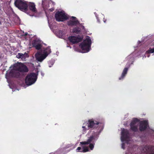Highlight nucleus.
<instances>
[{
  "instance_id": "nucleus-10",
  "label": "nucleus",
  "mask_w": 154,
  "mask_h": 154,
  "mask_svg": "<svg viewBox=\"0 0 154 154\" xmlns=\"http://www.w3.org/2000/svg\"><path fill=\"white\" fill-rule=\"evenodd\" d=\"M67 29H52V32L57 36L59 38H61L64 36L66 34Z\"/></svg>"
},
{
  "instance_id": "nucleus-7",
  "label": "nucleus",
  "mask_w": 154,
  "mask_h": 154,
  "mask_svg": "<svg viewBox=\"0 0 154 154\" xmlns=\"http://www.w3.org/2000/svg\"><path fill=\"white\" fill-rule=\"evenodd\" d=\"M83 38L82 35H78V36H70L68 38L69 41L73 44L81 42Z\"/></svg>"
},
{
  "instance_id": "nucleus-22",
  "label": "nucleus",
  "mask_w": 154,
  "mask_h": 154,
  "mask_svg": "<svg viewBox=\"0 0 154 154\" xmlns=\"http://www.w3.org/2000/svg\"><path fill=\"white\" fill-rule=\"evenodd\" d=\"M154 52V48H149V49L146 52L148 54L152 53Z\"/></svg>"
},
{
  "instance_id": "nucleus-21",
  "label": "nucleus",
  "mask_w": 154,
  "mask_h": 154,
  "mask_svg": "<svg viewBox=\"0 0 154 154\" xmlns=\"http://www.w3.org/2000/svg\"><path fill=\"white\" fill-rule=\"evenodd\" d=\"M89 151V149L87 146H83L82 150H81L80 152H85Z\"/></svg>"
},
{
  "instance_id": "nucleus-28",
  "label": "nucleus",
  "mask_w": 154,
  "mask_h": 154,
  "mask_svg": "<svg viewBox=\"0 0 154 154\" xmlns=\"http://www.w3.org/2000/svg\"><path fill=\"white\" fill-rule=\"evenodd\" d=\"M42 5L43 6L44 5H45V4H44V1L42 0Z\"/></svg>"
},
{
  "instance_id": "nucleus-19",
  "label": "nucleus",
  "mask_w": 154,
  "mask_h": 154,
  "mask_svg": "<svg viewBox=\"0 0 154 154\" xmlns=\"http://www.w3.org/2000/svg\"><path fill=\"white\" fill-rule=\"evenodd\" d=\"M43 54L45 55L47 54V56L51 52V49L50 47H48L47 48H44L43 50Z\"/></svg>"
},
{
  "instance_id": "nucleus-11",
  "label": "nucleus",
  "mask_w": 154,
  "mask_h": 154,
  "mask_svg": "<svg viewBox=\"0 0 154 154\" xmlns=\"http://www.w3.org/2000/svg\"><path fill=\"white\" fill-rule=\"evenodd\" d=\"M149 127L148 122L146 120H143L140 122L139 130L140 131H144Z\"/></svg>"
},
{
  "instance_id": "nucleus-24",
  "label": "nucleus",
  "mask_w": 154,
  "mask_h": 154,
  "mask_svg": "<svg viewBox=\"0 0 154 154\" xmlns=\"http://www.w3.org/2000/svg\"><path fill=\"white\" fill-rule=\"evenodd\" d=\"M89 147L91 150H92L94 148V145L92 143H90Z\"/></svg>"
},
{
  "instance_id": "nucleus-26",
  "label": "nucleus",
  "mask_w": 154,
  "mask_h": 154,
  "mask_svg": "<svg viewBox=\"0 0 154 154\" xmlns=\"http://www.w3.org/2000/svg\"><path fill=\"white\" fill-rule=\"evenodd\" d=\"M124 146H125V144L124 143H122V149H124Z\"/></svg>"
},
{
  "instance_id": "nucleus-6",
  "label": "nucleus",
  "mask_w": 154,
  "mask_h": 154,
  "mask_svg": "<svg viewBox=\"0 0 154 154\" xmlns=\"http://www.w3.org/2000/svg\"><path fill=\"white\" fill-rule=\"evenodd\" d=\"M56 20L58 21H63L68 19L67 15L64 11H58L55 14Z\"/></svg>"
},
{
  "instance_id": "nucleus-4",
  "label": "nucleus",
  "mask_w": 154,
  "mask_h": 154,
  "mask_svg": "<svg viewBox=\"0 0 154 154\" xmlns=\"http://www.w3.org/2000/svg\"><path fill=\"white\" fill-rule=\"evenodd\" d=\"M37 79V75L34 72L28 74L26 77L25 82L27 85H30L35 82Z\"/></svg>"
},
{
  "instance_id": "nucleus-13",
  "label": "nucleus",
  "mask_w": 154,
  "mask_h": 154,
  "mask_svg": "<svg viewBox=\"0 0 154 154\" xmlns=\"http://www.w3.org/2000/svg\"><path fill=\"white\" fill-rule=\"evenodd\" d=\"M97 136L92 135L88 138L87 141L80 142V143L82 145H88L91 143L93 140H97Z\"/></svg>"
},
{
  "instance_id": "nucleus-25",
  "label": "nucleus",
  "mask_w": 154,
  "mask_h": 154,
  "mask_svg": "<svg viewBox=\"0 0 154 154\" xmlns=\"http://www.w3.org/2000/svg\"><path fill=\"white\" fill-rule=\"evenodd\" d=\"M82 150V149H81V148L80 147H78L76 149V151L77 152H79V150H80V151L81 150Z\"/></svg>"
},
{
  "instance_id": "nucleus-17",
  "label": "nucleus",
  "mask_w": 154,
  "mask_h": 154,
  "mask_svg": "<svg viewBox=\"0 0 154 154\" xmlns=\"http://www.w3.org/2000/svg\"><path fill=\"white\" fill-rule=\"evenodd\" d=\"M128 70V68L125 67L122 73L121 76L119 78V80H122L124 79L126 74H127Z\"/></svg>"
},
{
  "instance_id": "nucleus-14",
  "label": "nucleus",
  "mask_w": 154,
  "mask_h": 154,
  "mask_svg": "<svg viewBox=\"0 0 154 154\" xmlns=\"http://www.w3.org/2000/svg\"><path fill=\"white\" fill-rule=\"evenodd\" d=\"M79 23V21L76 18L74 17H72V19L68 21V24L70 26L77 25Z\"/></svg>"
},
{
  "instance_id": "nucleus-8",
  "label": "nucleus",
  "mask_w": 154,
  "mask_h": 154,
  "mask_svg": "<svg viewBox=\"0 0 154 154\" xmlns=\"http://www.w3.org/2000/svg\"><path fill=\"white\" fill-rule=\"evenodd\" d=\"M129 132L128 130L123 128L121 131V140L122 142L128 140L129 138Z\"/></svg>"
},
{
  "instance_id": "nucleus-12",
  "label": "nucleus",
  "mask_w": 154,
  "mask_h": 154,
  "mask_svg": "<svg viewBox=\"0 0 154 154\" xmlns=\"http://www.w3.org/2000/svg\"><path fill=\"white\" fill-rule=\"evenodd\" d=\"M35 56L36 60L38 61L41 62L47 56V54L45 55L44 54H42L40 52H38L35 54Z\"/></svg>"
},
{
  "instance_id": "nucleus-20",
  "label": "nucleus",
  "mask_w": 154,
  "mask_h": 154,
  "mask_svg": "<svg viewBox=\"0 0 154 154\" xmlns=\"http://www.w3.org/2000/svg\"><path fill=\"white\" fill-rule=\"evenodd\" d=\"M71 32H73L75 35V34H79L81 33V29H72V30L71 31Z\"/></svg>"
},
{
  "instance_id": "nucleus-15",
  "label": "nucleus",
  "mask_w": 154,
  "mask_h": 154,
  "mask_svg": "<svg viewBox=\"0 0 154 154\" xmlns=\"http://www.w3.org/2000/svg\"><path fill=\"white\" fill-rule=\"evenodd\" d=\"M32 44L33 46L38 50L40 49L42 47V45L40 43V41L39 39L34 40L33 41Z\"/></svg>"
},
{
  "instance_id": "nucleus-16",
  "label": "nucleus",
  "mask_w": 154,
  "mask_h": 154,
  "mask_svg": "<svg viewBox=\"0 0 154 154\" xmlns=\"http://www.w3.org/2000/svg\"><path fill=\"white\" fill-rule=\"evenodd\" d=\"M29 56L28 54L25 53L24 54H23L21 53H18L16 55V57L18 58H20L22 60H25L26 58L28 57Z\"/></svg>"
},
{
  "instance_id": "nucleus-9",
  "label": "nucleus",
  "mask_w": 154,
  "mask_h": 154,
  "mask_svg": "<svg viewBox=\"0 0 154 154\" xmlns=\"http://www.w3.org/2000/svg\"><path fill=\"white\" fill-rule=\"evenodd\" d=\"M139 122V119L137 118H134L132 120L130 124L131 129L134 132H137L138 131V123Z\"/></svg>"
},
{
  "instance_id": "nucleus-23",
  "label": "nucleus",
  "mask_w": 154,
  "mask_h": 154,
  "mask_svg": "<svg viewBox=\"0 0 154 154\" xmlns=\"http://www.w3.org/2000/svg\"><path fill=\"white\" fill-rule=\"evenodd\" d=\"M62 152L60 150H58L54 153H51L50 154H61Z\"/></svg>"
},
{
  "instance_id": "nucleus-1",
  "label": "nucleus",
  "mask_w": 154,
  "mask_h": 154,
  "mask_svg": "<svg viewBox=\"0 0 154 154\" xmlns=\"http://www.w3.org/2000/svg\"><path fill=\"white\" fill-rule=\"evenodd\" d=\"M28 71L29 69L25 65L20 63L17 65L16 70L11 71L10 74L13 77L20 78L24 76Z\"/></svg>"
},
{
  "instance_id": "nucleus-5",
  "label": "nucleus",
  "mask_w": 154,
  "mask_h": 154,
  "mask_svg": "<svg viewBox=\"0 0 154 154\" xmlns=\"http://www.w3.org/2000/svg\"><path fill=\"white\" fill-rule=\"evenodd\" d=\"M14 4L16 7L20 10L25 12L27 10V5L23 0H16Z\"/></svg>"
},
{
  "instance_id": "nucleus-18",
  "label": "nucleus",
  "mask_w": 154,
  "mask_h": 154,
  "mask_svg": "<svg viewBox=\"0 0 154 154\" xmlns=\"http://www.w3.org/2000/svg\"><path fill=\"white\" fill-rule=\"evenodd\" d=\"M29 9L32 12L36 13L37 10L35 7V5L34 3H30L29 4Z\"/></svg>"
},
{
  "instance_id": "nucleus-29",
  "label": "nucleus",
  "mask_w": 154,
  "mask_h": 154,
  "mask_svg": "<svg viewBox=\"0 0 154 154\" xmlns=\"http://www.w3.org/2000/svg\"><path fill=\"white\" fill-rule=\"evenodd\" d=\"M27 35H28V33H27V32H26V33H25V36H27Z\"/></svg>"
},
{
  "instance_id": "nucleus-27",
  "label": "nucleus",
  "mask_w": 154,
  "mask_h": 154,
  "mask_svg": "<svg viewBox=\"0 0 154 154\" xmlns=\"http://www.w3.org/2000/svg\"><path fill=\"white\" fill-rule=\"evenodd\" d=\"M84 26H83V25H81L80 26V29L81 28H82V29H84Z\"/></svg>"
},
{
  "instance_id": "nucleus-2",
  "label": "nucleus",
  "mask_w": 154,
  "mask_h": 154,
  "mask_svg": "<svg viewBox=\"0 0 154 154\" xmlns=\"http://www.w3.org/2000/svg\"><path fill=\"white\" fill-rule=\"evenodd\" d=\"M100 123L99 122L96 121L94 120L93 119H89L86 122H85L83 124V126L82 128H83V131H85L87 129L85 127V126L88 125V127L89 129V128L92 129H97L99 126V125Z\"/></svg>"
},
{
  "instance_id": "nucleus-3",
  "label": "nucleus",
  "mask_w": 154,
  "mask_h": 154,
  "mask_svg": "<svg viewBox=\"0 0 154 154\" xmlns=\"http://www.w3.org/2000/svg\"><path fill=\"white\" fill-rule=\"evenodd\" d=\"M91 41L89 37L87 36L85 39L79 45V47L83 51V53L88 52L91 47Z\"/></svg>"
}]
</instances>
